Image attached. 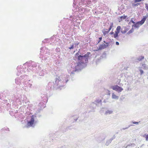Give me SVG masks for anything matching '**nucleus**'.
Wrapping results in <instances>:
<instances>
[{"label": "nucleus", "instance_id": "c756f323", "mask_svg": "<svg viewBox=\"0 0 148 148\" xmlns=\"http://www.w3.org/2000/svg\"><path fill=\"white\" fill-rule=\"evenodd\" d=\"M116 137L115 135H114L110 139L112 141Z\"/></svg>", "mask_w": 148, "mask_h": 148}, {"label": "nucleus", "instance_id": "f3484780", "mask_svg": "<svg viewBox=\"0 0 148 148\" xmlns=\"http://www.w3.org/2000/svg\"><path fill=\"white\" fill-rule=\"evenodd\" d=\"M144 58V56H141L139 57L137 60H138V61H141Z\"/></svg>", "mask_w": 148, "mask_h": 148}, {"label": "nucleus", "instance_id": "7c9ffc66", "mask_svg": "<svg viewBox=\"0 0 148 148\" xmlns=\"http://www.w3.org/2000/svg\"><path fill=\"white\" fill-rule=\"evenodd\" d=\"M74 48V45H73L70 47H69V49H73Z\"/></svg>", "mask_w": 148, "mask_h": 148}, {"label": "nucleus", "instance_id": "6e6552de", "mask_svg": "<svg viewBox=\"0 0 148 148\" xmlns=\"http://www.w3.org/2000/svg\"><path fill=\"white\" fill-rule=\"evenodd\" d=\"M62 80L60 79V78L58 77V78H56V81H55L56 85H58L59 84H58L59 82H60Z\"/></svg>", "mask_w": 148, "mask_h": 148}, {"label": "nucleus", "instance_id": "f03ea898", "mask_svg": "<svg viewBox=\"0 0 148 148\" xmlns=\"http://www.w3.org/2000/svg\"><path fill=\"white\" fill-rule=\"evenodd\" d=\"M148 17V14H147L146 16H143V18L140 21H138L136 23H135L132 26V27H134L136 28H138L140 25H142L145 22V21L146 19Z\"/></svg>", "mask_w": 148, "mask_h": 148}, {"label": "nucleus", "instance_id": "e433bc0d", "mask_svg": "<svg viewBox=\"0 0 148 148\" xmlns=\"http://www.w3.org/2000/svg\"><path fill=\"white\" fill-rule=\"evenodd\" d=\"M79 42H77V43H75V47L77 45H79Z\"/></svg>", "mask_w": 148, "mask_h": 148}, {"label": "nucleus", "instance_id": "c85d7f7f", "mask_svg": "<svg viewBox=\"0 0 148 148\" xmlns=\"http://www.w3.org/2000/svg\"><path fill=\"white\" fill-rule=\"evenodd\" d=\"M102 38L101 37H99V41L97 42V44L99 43L101 40Z\"/></svg>", "mask_w": 148, "mask_h": 148}, {"label": "nucleus", "instance_id": "20e7f679", "mask_svg": "<svg viewBox=\"0 0 148 148\" xmlns=\"http://www.w3.org/2000/svg\"><path fill=\"white\" fill-rule=\"evenodd\" d=\"M34 115H32L31 117L30 121H27V125L28 126L31 127L33 126L35 121Z\"/></svg>", "mask_w": 148, "mask_h": 148}, {"label": "nucleus", "instance_id": "a878e982", "mask_svg": "<svg viewBox=\"0 0 148 148\" xmlns=\"http://www.w3.org/2000/svg\"><path fill=\"white\" fill-rule=\"evenodd\" d=\"M139 71L140 72V75H142L144 73L143 70L142 69H140Z\"/></svg>", "mask_w": 148, "mask_h": 148}, {"label": "nucleus", "instance_id": "72a5a7b5", "mask_svg": "<svg viewBox=\"0 0 148 148\" xmlns=\"http://www.w3.org/2000/svg\"><path fill=\"white\" fill-rule=\"evenodd\" d=\"M114 32L112 31V32H110V33H109V34H110V35H112V34L114 35Z\"/></svg>", "mask_w": 148, "mask_h": 148}, {"label": "nucleus", "instance_id": "39448f33", "mask_svg": "<svg viewBox=\"0 0 148 148\" xmlns=\"http://www.w3.org/2000/svg\"><path fill=\"white\" fill-rule=\"evenodd\" d=\"M109 46V44L106 45L103 43L99 46V49L100 50L103 49L108 47Z\"/></svg>", "mask_w": 148, "mask_h": 148}, {"label": "nucleus", "instance_id": "1a4fd4ad", "mask_svg": "<svg viewBox=\"0 0 148 148\" xmlns=\"http://www.w3.org/2000/svg\"><path fill=\"white\" fill-rule=\"evenodd\" d=\"M62 80L60 79V78L58 77V78H56V81H55L56 85H58L59 84H58L59 82H60Z\"/></svg>", "mask_w": 148, "mask_h": 148}, {"label": "nucleus", "instance_id": "5701e85b", "mask_svg": "<svg viewBox=\"0 0 148 148\" xmlns=\"http://www.w3.org/2000/svg\"><path fill=\"white\" fill-rule=\"evenodd\" d=\"M140 4V3H132V6H138Z\"/></svg>", "mask_w": 148, "mask_h": 148}, {"label": "nucleus", "instance_id": "9b49d317", "mask_svg": "<svg viewBox=\"0 0 148 148\" xmlns=\"http://www.w3.org/2000/svg\"><path fill=\"white\" fill-rule=\"evenodd\" d=\"M142 66L144 69L147 70L148 69V65L145 64H142Z\"/></svg>", "mask_w": 148, "mask_h": 148}, {"label": "nucleus", "instance_id": "7ed1b4c3", "mask_svg": "<svg viewBox=\"0 0 148 148\" xmlns=\"http://www.w3.org/2000/svg\"><path fill=\"white\" fill-rule=\"evenodd\" d=\"M111 87L113 90L119 92H121L123 90V89L122 88L119 86L117 85L112 86Z\"/></svg>", "mask_w": 148, "mask_h": 148}, {"label": "nucleus", "instance_id": "ddd939ff", "mask_svg": "<svg viewBox=\"0 0 148 148\" xmlns=\"http://www.w3.org/2000/svg\"><path fill=\"white\" fill-rule=\"evenodd\" d=\"M119 34L115 33L113 35V37L116 39H117L119 37Z\"/></svg>", "mask_w": 148, "mask_h": 148}, {"label": "nucleus", "instance_id": "4be33fe9", "mask_svg": "<svg viewBox=\"0 0 148 148\" xmlns=\"http://www.w3.org/2000/svg\"><path fill=\"white\" fill-rule=\"evenodd\" d=\"M128 29L127 28H125L124 30H122L121 31V32L122 34H125L126 33L128 30Z\"/></svg>", "mask_w": 148, "mask_h": 148}, {"label": "nucleus", "instance_id": "473e14b6", "mask_svg": "<svg viewBox=\"0 0 148 148\" xmlns=\"http://www.w3.org/2000/svg\"><path fill=\"white\" fill-rule=\"evenodd\" d=\"M146 138V140L147 141L148 140V134L146 135V136L145 137Z\"/></svg>", "mask_w": 148, "mask_h": 148}, {"label": "nucleus", "instance_id": "412c9836", "mask_svg": "<svg viewBox=\"0 0 148 148\" xmlns=\"http://www.w3.org/2000/svg\"><path fill=\"white\" fill-rule=\"evenodd\" d=\"M134 31V29L133 27L132 28V29L130 30L127 33V34H129L132 33Z\"/></svg>", "mask_w": 148, "mask_h": 148}, {"label": "nucleus", "instance_id": "2f4dec72", "mask_svg": "<svg viewBox=\"0 0 148 148\" xmlns=\"http://www.w3.org/2000/svg\"><path fill=\"white\" fill-rule=\"evenodd\" d=\"M145 8L148 11V4L147 3H145Z\"/></svg>", "mask_w": 148, "mask_h": 148}, {"label": "nucleus", "instance_id": "4c0bfd02", "mask_svg": "<svg viewBox=\"0 0 148 148\" xmlns=\"http://www.w3.org/2000/svg\"><path fill=\"white\" fill-rule=\"evenodd\" d=\"M107 102V101L106 100V99H105L103 101V102L106 103Z\"/></svg>", "mask_w": 148, "mask_h": 148}, {"label": "nucleus", "instance_id": "bb28decb", "mask_svg": "<svg viewBox=\"0 0 148 148\" xmlns=\"http://www.w3.org/2000/svg\"><path fill=\"white\" fill-rule=\"evenodd\" d=\"M134 1L135 3H138L142 1V0H134Z\"/></svg>", "mask_w": 148, "mask_h": 148}, {"label": "nucleus", "instance_id": "0eeeda50", "mask_svg": "<svg viewBox=\"0 0 148 148\" xmlns=\"http://www.w3.org/2000/svg\"><path fill=\"white\" fill-rule=\"evenodd\" d=\"M101 101L100 99H98L96 101L95 103H92V104H95L97 106H98V104L100 103L101 104Z\"/></svg>", "mask_w": 148, "mask_h": 148}, {"label": "nucleus", "instance_id": "cd10ccee", "mask_svg": "<svg viewBox=\"0 0 148 148\" xmlns=\"http://www.w3.org/2000/svg\"><path fill=\"white\" fill-rule=\"evenodd\" d=\"M140 122L139 121L138 122H136V121H132V123L134 124H136V125H138L139 124V123Z\"/></svg>", "mask_w": 148, "mask_h": 148}, {"label": "nucleus", "instance_id": "f704fd0d", "mask_svg": "<svg viewBox=\"0 0 148 148\" xmlns=\"http://www.w3.org/2000/svg\"><path fill=\"white\" fill-rule=\"evenodd\" d=\"M116 45H119V42H116Z\"/></svg>", "mask_w": 148, "mask_h": 148}, {"label": "nucleus", "instance_id": "4468645a", "mask_svg": "<svg viewBox=\"0 0 148 148\" xmlns=\"http://www.w3.org/2000/svg\"><path fill=\"white\" fill-rule=\"evenodd\" d=\"M112 111L108 110L106 112L105 114H112Z\"/></svg>", "mask_w": 148, "mask_h": 148}, {"label": "nucleus", "instance_id": "2eb2a0df", "mask_svg": "<svg viewBox=\"0 0 148 148\" xmlns=\"http://www.w3.org/2000/svg\"><path fill=\"white\" fill-rule=\"evenodd\" d=\"M113 27V23H111L110 24V27L109 28V29L108 30V31L109 32L111 30L112 27Z\"/></svg>", "mask_w": 148, "mask_h": 148}, {"label": "nucleus", "instance_id": "58836bf2", "mask_svg": "<svg viewBox=\"0 0 148 148\" xmlns=\"http://www.w3.org/2000/svg\"><path fill=\"white\" fill-rule=\"evenodd\" d=\"M68 81V80H67L66 81V82H67V81Z\"/></svg>", "mask_w": 148, "mask_h": 148}, {"label": "nucleus", "instance_id": "a19ab883", "mask_svg": "<svg viewBox=\"0 0 148 148\" xmlns=\"http://www.w3.org/2000/svg\"><path fill=\"white\" fill-rule=\"evenodd\" d=\"M62 147H61V148H62Z\"/></svg>", "mask_w": 148, "mask_h": 148}, {"label": "nucleus", "instance_id": "ea45409f", "mask_svg": "<svg viewBox=\"0 0 148 148\" xmlns=\"http://www.w3.org/2000/svg\"><path fill=\"white\" fill-rule=\"evenodd\" d=\"M77 119H76L75 121H77Z\"/></svg>", "mask_w": 148, "mask_h": 148}, {"label": "nucleus", "instance_id": "f257e3e1", "mask_svg": "<svg viewBox=\"0 0 148 148\" xmlns=\"http://www.w3.org/2000/svg\"><path fill=\"white\" fill-rule=\"evenodd\" d=\"M90 54V52H88L84 55L83 56L81 53H79V51L76 53L75 57L77 59L78 62L77 65L75 66L74 71L75 72H78L86 66V63L88 62V58Z\"/></svg>", "mask_w": 148, "mask_h": 148}, {"label": "nucleus", "instance_id": "423d86ee", "mask_svg": "<svg viewBox=\"0 0 148 148\" xmlns=\"http://www.w3.org/2000/svg\"><path fill=\"white\" fill-rule=\"evenodd\" d=\"M121 29V27L120 26H118L116 28V31H115V33L119 34L120 33Z\"/></svg>", "mask_w": 148, "mask_h": 148}, {"label": "nucleus", "instance_id": "393cba45", "mask_svg": "<svg viewBox=\"0 0 148 148\" xmlns=\"http://www.w3.org/2000/svg\"><path fill=\"white\" fill-rule=\"evenodd\" d=\"M132 125H129L128 127H125V128H123L122 129H121V131H122V130H125V129H127L128 128H129V127H130V126H132Z\"/></svg>", "mask_w": 148, "mask_h": 148}, {"label": "nucleus", "instance_id": "6ab92c4d", "mask_svg": "<svg viewBox=\"0 0 148 148\" xmlns=\"http://www.w3.org/2000/svg\"><path fill=\"white\" fill-rule=\"evenodd\" d=\"M112 141L110 139H109V140H108L106 143V146H108L109 145L110 143H111V142Z\"/></svg>", "mask_w": 148, "mask_h": 148}, {"label": "nucleus", "instance_id": "b1692460", "mask_svg": "<svg viewBox=\"0 0 148 148\" xmlns=\"http://www.w3.org/2000/svg\"><path fill=\"white\" fill-rule=\"evenodd\" d=\"M131 22H132V23L133 24L135 23V22L133 20V18H131L130 21L129 23V24H130Z\"/></svg>", "mask_w": 148, "mask_h": 148}, {"label": "nucleus", "instance_id": "aec40b11", "mask_svg": "<svg viewBox=\"0 0 148 148\" xmlns=\"http://www.w3.org/2000/svg\"><path fill=\"white\" fill-rule=\"evenodd\" d=\"M106 30L103 31V32L104 36L105 35L107 34L109 32L108 29H106Z\"/></svg>", "mask_w": 148, "mask_h": 148}, {"label": "nucleus", "instance_id": "c9c22d12", "mask_svg": "<svg viewBox=\"0 0 148 148\" xmlns=\"http://www.w3.org/2000/svg\"><path fill=\"white\" fill-rule=\"evenodd\" d=\"M103 42L105 43L106 45H108V44H109V42H106L104 40L103 41Z\"/></svg>", "mask_w": 148, "mask_h": 148}, {"label": "nucleus", "instance_id": "a211bd4d", "mask_svg": "<svg viewBox=\"0 0 148 148\" xmlns=\"http://www.w3.org/2000/svg\"><path fill=\"white\" fill-rule=\"evenodd\" d=\"M127 17V16H125V15H124V16H122L120 17V18L121 19V20H122L123 19H125Z\"/></svg>", "mask_w": 148, "mask_h": 148}, {"label": "nucleus", "instance_id": "dca6fc26", "mask_svg": "<svg viewBox=\"0 0 148 148\" xmlns=\"http://www.w3.org/2000/svg\"><path fill=\"white\" fill-rule=\"evenodd\" d=\"M110 94L109 93L108 94H107L104 95L105 98H106V99L108 100L110 97Z\"/></svg>", "mask_w": 148, "mask_h": 148}, {"label": "nucleus", "instance_id": "9d476101", "mask_svg": "<svg viewBox=\"0 0 148 148\" xmlns=\"http://www.w3.org/2000/svg\"><path fill=\"white\" fill-rule=\"evenodd\" d=\"M119 97L115 95L114 93H112V98L113 99H119Z\"/></svg>", "mask_w": 148, "mask_h": 148}, {"label": "nucleus", "instance_id": "f8f14e48", "mask_svg": "<svg viewBox=\"0 0 148 148\" xmlns=\"http://www.w3.org/2000/svg\"><path fill=\"white\" fill-rule=\"evenodd\" d=\"M135 145L134 143H131L129 145H128L126 147H125V146L123 147V148H127L128 147H130L131 146H132L134 147L135 146Z\"/></svg>", "mask_w": 148, "mask_h": 148}]
</instances>
